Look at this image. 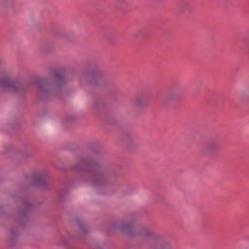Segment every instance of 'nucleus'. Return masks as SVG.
<instances>
[{
	"label": "nucleus",
	"mask_w": 249,
	"mask_h": 249,
	"mask_svg": "<svg viewBox=\"0 0 249 249\" xmlns=\"http://www.w3.org/2000/svg\"><path fill=\"white\" fill-rule=\"evenodd\" d=\"M66 83L64 74L58 71H54L49 77L37 79V99L44 102L58 99Z\"/></svg>",
	"instance_id": "obj_1"
},
{
	"label": "nucleus",
	"mask_w": 249,
	"mask_h": 249,
	"mask_svg": "<svg viewBox=\"0 0 249 249\" xmlns=\"http://www.w3.org/2000/svg\"><path fill=\"white\" fill-rule=\"evenodd\" d=\"M102 75V72L98 68L91 67L85 69L82 71L80 76V80L82 82L86 83L91 87H97L100 85Z\"/></svg>",
	"instance_id": "obj_2"
},
{
	"label": "nucleus",
	"mask_w": 249,
	"mask_h": 249,
	"mask_svg": "<svg viewBox=\"0 0 249 249\" xmlns=\"http://www.w3.org/2000/svg\"><path fill=\"white\" fill-rule=\"evenodd\" d=\"M104 162L101 160L97 159L94 157H81L78 159L76 162L72 166L73 170L81 172L85 170L88 167L93 169L96 168H103Z\"/></svg>",
	"instance_id": "obj_3"
},
{
	"label": "nucleus",
	"mask_w": 249,
	"mask_h": 249,
	"mask_svg": "<svg viewBox=\"0 0 249 249\" xmlns=\"http://www.w3.org/2000/svg\"><path fill=\"white\" fill-rule=\"evenodd\" d=\"M95 169L100 171L93 174L90 180L91 185L98 189L105 188L108 183L109 168L104 163L103 168H96Z\"/></svg>",
	"instance_id": "obj_4"
},
{
	"label": "nucleus",
	"mask_w": 249,
	"mask_h": 249,
	"mask_svg": "<svg viewBox=\"0 0 249 249\" xmlns=\"http://www.w3.org/2000/svg\"><path fill=\"white\" fill-rule=\"evenodd\" d=\"M2 61L0 60V87L9 89L14 92H18L22 90V87L19 84H16L10 79L9 73L6 70L1 67Z\"/></svg>",
	"instance_id": "obj_5"
},
{
	"label": "nucleus",
	"mask_w": 249,
	"mask_h": 249,
	"mask_svg": "<svg viewBox=\"0 0 249 249\" xmlns=\"http://www.w3.org/2000/svg\"><path fill=\"white\" fill-rule=\"evenodd\" d=\"M109 228L110 230H118L128 236L132 235L134 231L133 224L124 220L113 221L109 224Z\"/></svg>",
	"instance_id": "obj_6"
},
{
	"label": "nucleus",
	"mask_w": 249,
	"mask_h": 249,
	"mask_svg": "<svg viewBox=\"0 0 249 249\" xmlns=\"http://www.w3.org/2000/svg\"><path fill=\"white\" fill-rule=\"evenodd\" d=\"M48 172L46 170L35 173L32 175L33 182L42 189H47L50 186L48 180Z\"/></svg>",
	"instance_id": "obj_7"
},
{
	"label": "nucleus",
	"mask_w": 249,
	"mask_h": 249,
	"mask_svg": "<svg viewBox=\"0 0 249 249\" xmlns=\"http://www.w3.org/2000/svg\"><path fill=\"white\" fill-rule=\"evenodd\" d=\"M220 148L218 141L216 139H212L202 144L200 153L203 156H207L219 151Z\"/></svg>",
	"instance_id": "obj_8"
},
{
	"label": "nucleus",
	"mask_w": 249,
	"mask_h": 249,
	"mask_svg": "<svg viewBox=\"0 0 249 249\" xmlns=\"http://www.w3.org/2000/svg\"><path fill=\"white\" fill-rule=\"evenodd\" d=\"M132 106L138 109L145 107L147 105V102L145 95L140 93L136 95L131 101Z\"/></svg>",
	"instance_id": "obj_9"
},
{
	"label": "nucleus",
	"mask_w": 249,
	"mask_h": 249,
	"mask_svg": "<svg viewBox=\"0 0 249 249\" xmlns=\"http://www.w3.org/2000/svg\"><path fill=\"white\" fill-rule=\"evenodd\" d=\"M171 245L162 237L156 235L154 237L152 249H170Z\"/></svg>",
	"instance_id": "obj_10"
},
{
	"label": "nucleus",
	"mask_w": 249,
	"mask_h": 249,
	"mask_svg": "<svg viewBox=\"0 0 249 249\" xmlns=\"http://www.w3.org/2000/svg\"><path fill=\"white\" fill-rule=\"evenodd\" d=\"M75 222L80 229L81 233L83 235H86L90 231V229L86 225L84 221L81 217H76Z\"/></svg>",
	"instance_id": "obj_11"
},
{
	"label": "nucleus",
	"mask_w": 249,
	"mask_h": 249,
	"mask_svg": "<svg viewBox=\"0 0 249 249\" xmlns=\"http://www.w3.org/2000/svg\"><path fill=\"white\" fill-rule=\"evenodd\" d=\"M178 97V94L177 90L175 89L171 88L168 91L165 97V101L167 103H170L177 100Z\"/></svg>",
	"instance_id": "obj_12"
},
{
	"label": "nucleus",
	"mask_w": 249,
	"mask_h": 249,
	"mask_svg": "<svg viewBox=\"0 0 249 249\" xmlns=\"http://www.w3.org/2000/svg\"><path fill=\"white\" fill-rule=\"evenodd\" d=\"M15 150L18 154L21 160H26L31 159L33 157L32 154L25 148H16Z\"/></svg>",
	"instance_id": "obj_13"
},
{
	"label": "nucleus",
	"mask_w": 249,
	"mask_h": 249,
	"mask_svg": "<svg viewBox=\"0 0 249 249\" xmlns=\"http://www.w3.org/2000/svg\"><path fill=\"white\" fill-rule=\"evenodd\" d=\"M139 234L142 238L144 239H147L150 237H153L154 238V237L156 236L154 235L152 231L146 227L140 230Z\"/></svg>",
	"instance_id": "obj_14"
},
{
	"label": "nucleus",
	"mask_w": 249,
	"mask_h": 249,
	"mask_svg": "<svg viewBox=\"0 0 249 249\" xmlns=\"http://www.w3.org/2000/svg\"><path fill=\"white\" fill-rule=\"evenodd\" d=\"M123 140L124 143L128 147H130L135 145V138L130 134H125L123 136Z\"/></svg>",
	"instance_id": "obj_15"
},
{
	"label": "nucleus",
	"mask_w": 249,
	"mask_h": 249,
	"mask_svg": "<svg viewBox=\"0 0 249 249\" xmlns=\"http://www.w3.org/2000/svg\"><path fill=\"white\" fill-rule=\"evenodd\" d=\"M105 106V103L103 100L101 99H95L92 103V107L95 110H98Z\"/></svg>",
	"instance_id": "obj_16"
},
{
	"label": "nucleus",
	"mask_w": 249,
	"mask_h": 249,
	"mask_svg": "<svg viewBox=\"0 0 249 249\" xmlns=\"http://www.w3.org/2000/svg\"><path fill=\"white\" fill-rule=\"evenodd\" d=\"M67 190L66 189H64L60 191L58 193V196L60 200H62L65 195L67 193Z\"/></svg>",
	"instance_id": "obj_17"
},
{
	"label": "nucleus",
	"mask_w": 249,
	"mask_h": 249,
	"mask_svg": "<svg viewBox=\"0 0 249 249\" xmlns=\"http://www.w3.org/2000/svg\"><path fill=\"white\" fill-rule=\"evenodd\" d=\"M3 4L7 8H12L13 7V3L11 0H6Z\"/></svg>",
	"instance_id": "obj_18"
},
{
	"label": "nucleus",
	"mask_w": 249,
	"mask_h": 249,
	"mask_svg": "<svg viewBox=\"0 0 249 249\" xmlns=\"http://www.w3.org/2000/svg\"><path fill=\"white\" fill-rule=\"evenodd\" d=\"M91 249H103L102 245L99 243H93L91 245Z\"/></svg>",
	"instance_id": "obj_19"
},
{
	"label": "nucleus",
	"mask_w": 249,
	"mask_h": 249,
	"mask_svg": "<svg viewBox=\"0 0 249 249\" xmlns=\"http://www.w3.org/2000/svg\"><path fill=\"white\" fill-rule=\"evenodd\" d=\"M45 44H43L41 46H40L39 49L41 52H47L50 50V47L48 46V47L47 49H45Z\"/></svg>",
	"instance_id": "obj_20"
},
{
	"label": "nucleus",
	"mask_w": 249,
	"mask_h": 249,
	"mask_svg": "<svg viewBox=\"0 0 249 249\" xmlns=\"http://www.w3.org/2000/svg\"><path fill=\"white\" fill-rule=\"evenodd\" d=\"M118 4H119V7H118V9L120 8L119 6H121V5H124V4H127V0H116Z\"/></svg>",
	"instance_id": "obj_21"
},
{
	"label": "nucleus",
	"mask_w": 249,
	"mask_h": 249,
	"mask_svg": "<svg viewBox=\"0 0 249 249\" xmlns=\"http://www.w3.org/2000/svg\"><path fill=\"white\" fill-rule=\"evenodd\" d=\"M61 243L65 244L67 242V237L64 235H61L60 238Z\"/></svg>",
	"instance_id": "obj_22"
},
{
	"label": "nucleus",
	"mask_w": 249,
	"mask_h": 249,
	"mask_svg": "<svg viewBox=\"0 0 249 249\" xmlns=\"http://www.w3.org/2000/svg\"><path fill=\"white\" fill-rule=\"evenodd\" d=\"M189 5L187 4H185L182 5V11L184 12L186 9L189 8Z\"/></svg>",
	"instance_id": "obj_23"
},
{
	"label": "nucleus",
	"mask_w": 249,
	"mask_h": 249,
	"mask_svg": "<svg viewBox=\"0 0 249 249\" xmlns=\"http://www.w3.org/2000/svg\"><path fill=\"white\" fill-rule=\"evenodd\" d=\"M25 205L26 207L28 208L31 207L32 206L31 204L28 201L25 202Z\"/></svg>",
	"instance_id": "obj_24"
},
{
	"label": "nucleus",
	"mask_w": 249,
	"mask_h": 249,
	"mask_svg": "<svg viewBox=\"0 0 249 249\" xmlns=\"http://www.w3.org/2000/svg\"><path fill=\"white\" fill-rule=\"evenodd\" d=\"M11 234L13 236L17 234V233L16 232H15V231L14 229H11Z\"/></svg>",
	"instance_id": "obj_25"
},
{
	"label": "nucleus",
	"mask_w": 249,
	"mask_h": 249,
	"mask_svg": "<svg viewBox=\"0 0 249 249\" xmlns=\"http://www.w3.org/2000/svg\"><path fill=\"white\" fill-rule=\"evenodd\" d=\"M68 238L69 239H72V238H74L75 237L72 235H69Z\"/></svg>",
	"instance_id": "obj_26"
},
{
	"label": "nucleus",
	"mask_w": 249,
	"mask_h": 249,
	"mask_svg": "<svg viewBox=\"0 0 249 249\" xmlns=\"http://www.w3.org/2000/svg\"><path fill=\"white\" fill-rule=\"evenodd\" d=\"M59 35H60V36H64V35H63V33H60V34H59Z\"/></svg>",
	"instance_id": "obj_27"
},
{
	"label": "nucleus",
	"mask_w": 249,
	"mask_h": 249,
	"mask_svg": "<svg viewBox=\"0 0 249 249\" xmlns=\"http://www.w3.org/2000/svg\"><path fill=\"white\" fill-rule=\"evenodd\" d=\"M23 219L24 220H26V217H25V216H24V217H23Z\"/></svg>",
	"instance_id": "obj_28"
},
{
	"label": "nucleus",
	"mask_w": 249,
	"mask_h": 249,
	"mask_svg": "<svg viewBox=\"0 0 249 249\" xmlns=\"http://www.w3.org/2000/svg\"><path fill=\"white\" fill-rule=\"evenodd\" d=\"M10 244H11V245H13V243H12V241H10Z\"/></svg>",
	"instance_id": "obj_29"
}]
</instances>
